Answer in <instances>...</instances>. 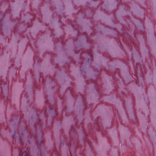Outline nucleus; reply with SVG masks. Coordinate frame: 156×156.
I'll list each match as a JSON object with an SVG mask.
<instances>
[{
    "instance_id": "4",
    "label": "nucleus",
    "mask_w": 156,
    "mask_h": 156,
    "mask_svg": "<svg viewBox=\"0 0 156 156\" xmlns=\"http://www.w3.org/2000/svg\"><path fill=\"white\" fill-rule=\"evenodd\" d=\"M90 54V56H91V55H91V54Z\"/></svg>"
},
{
    "instance_id": "3",
    "label": "nucleus",
    "mask_w": 156,
    "mask_h": 156,
    "mask_svg": "<svg viewBox=\"0 0 156 156\" xmlns=\"http://www.w3.org/2000/svg\"><path fill=\"white\" fill-rule=\"evenodd\" d=\"M37 144H38V145L39 146L40 145L39 144V143H38H38H37Z\"/></svg>"
},
{
    "instance_id": "1",
    "label": "nucleus",
    "mask_w": 156,
    "mask_h": 156,
    "mask_svg": "<svg viewBox=\"0 0 156 156\" xmlns=\"http://www.w3.org/2000/svg\"><path fill=\"white\" fill-rule=\"evenodd\" d=\"M25 152V151H23L21 150L19 153V156H23V154Z\"/></svg>"
},
{
    "instance_id": "2",
    "label": "nucleus",
    "mask_w": 156,
    "mask_h": 156,
    "mask_svg": "<svg viewBox=\"0 0 156 156\" xmlns=\"http://www.w3.org/2000/svg\"><path fill=\"white\" fill-rule=\"evenodd\" d=\"M41 142L42 143V144H43V141L42 140H41Z\"/></svg>"
}]
</instances>
